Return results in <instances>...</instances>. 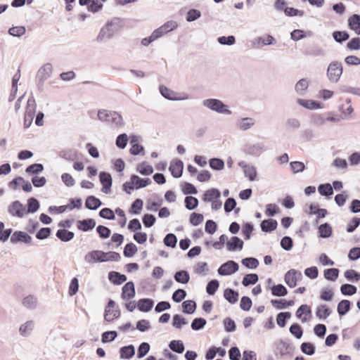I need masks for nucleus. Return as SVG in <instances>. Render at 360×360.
I'll use <instances>...</instances> for the list:
<instances>
[{
	"mask_svg": "<svg viewBox=\"0 0 360 360\" xmlns=\"http://www.w3.org/2000/svg\"><path fill=\"white\" fill-rule=\"evenodd\" d=\"M96 220L92 218H86L82 220L77 221V228L78 230L87 232L91 231L96 226Z\"/></svg>",
	"mask_w": 360,
	"mask_h": 360,
	"instance_id": "17",
	"label": "nucleus"
},
{
	"mask_svg": "<svg viewBox=\"0 0 360 360\" xmlns=\"http://www.w3.org/2000/svg\"><path fill=\"white\" fill-rule=\"evenodd\" d=\"M303 53L305 56H323L324 51L323 50L319 47L318 45L312 44L304 49L303 51Z\"/></svg>",
	"mask_w": 360,
	"mask_h": 360,
	"instance_id": "31",
	"label": "nucleus"
},
{
	"mask_svg": "<svg viewBox=\"0 0 360 360\" xmlns=\"http://www.w3.org/2000/svg\"><path fill=\"white\" fill-rule=\"evenodd\" d=\"M330 310L326 304H321L316 308V315L319 319H326L330 315Z\"/></svg>",
	"mask_w": 360,
	"mask_h": 360,
	"instance_id": "49",
	"label": "nucleus"
},
{
	"mask_svg": "<svg viewBox=\"0 0 360 360\" xmlns=\"http://www.w3.org/2000/svg\"><path fill=\"white\" fill-rule=\"evenodd\" d=\"M97 116L100 121L114 125L115 127H121L124 125L122 115L116 111L101 109L98 110Z\"/></svg>",
	"mask_w": 360,
	"mask_h": 360,
	"instance_id": "2",
	"label": "nucleus"
},
{
	"mask_svg": "<svg viewBox=\"0 0 360 360\" xmlns=\"http://www.w3.org/2000/svg\"><path fill=\"white\" fill-rule=\"evenodd\" d=\"M276 43V39L271 34H266L258 37L255 39L254 44L258 48L263 46L274 45Z\"/></svg>",
	"mask_w": 360,
	"mask_h": 360,
	"instance_id": "22",
	"label": "nucleus"
},
{
	"mask_svg": "<svg viewBox=\"0 0 360 360\" xmlns=\"http://www.w3.org/2000/svg\"><path fill=\"white\" fill-rule=\"evenodd\" d=\"M360 225V218L358 217H354L348 222L346 226V231L348 233L354 232Z\"/></svg>",
	"mask_w": 360,
	"mask_h": 360,
	"instance_id": "63",
	"label": "nucleus"
},
{
	"mask_svg": "<svg viewBox=\"0 0 360 360\" xmlns=\"http://www.w3.org/2000/svg\"><path fill=\"white\" fill-rule=\"evenodd\" d=\"M271 290L274 296L284 297L288 294V290L283 284L274 285Z\"/></svg>",
	"mask_w": 360,
	"mask_h": 360,
	"instance_id": "53",
	"label": "nucleus"
},
{
	"mask_svg": "<svg viewBox=\"0 0 360 360\" xmlns=\"http://www.w3.org/2000/svg\"><path fill=\"white\" fill-rule=\"evenodd\" d=\"M159 91L160 94L166 99L169 101H179L188 98V96L185 94L183 97L178 96V93L171 90L163 84L159 86Z\"/></svg>",
	"mask_w": 360,
	"mask_h": 360,
	"instance_id": "11",
	"label": "nucleus"
},
{
	"mask_svg": "<svg viewBox=\"0 0 360 360\" xmlns=\"http://www.w3.org/2000/svg\"><path fill=\"white\" fill-rule=\"evenodd\" d=\"M291 317V313L289 311L280 312L276 316V323L278 326L283 328L286 325V321Z\"/></svg>",
	"mask_w": 360,
	"mask_h": 360,
	"instance_id": "56",
	"label": "nucleus"
},
{
	"mask_svg": "<svg viewBox=\"0 0 360 360\" xmlns=\"http://www.w3.org/2000/svg\"><path fill=\"white\" fill-rule=\"evenodd\" d=\"M221 192L218 188H212L205 191L202 199L204 202H212L217 198H220Z\"/></svg>",
	"mask_w": 360,
	"mask_h": 360,
	"instance_id": "28",
	"label": "nucleus"
},
{
	"mask_svg": "<svg viewBox=\"0 0 360 360\" xmlns=\"http://www.w3.org/2000/svg\"><path fill=\"white\" fill-rule=\"evenodd\" d=\"M130 180L132 183H134L136 190L145 188L152 183L150 178H141L136 174H131L130 176Z\"/></svg>",
	"mask_w": 360,
	"mask_h": 360,
	"instance_id": "18",
	"label": "nucleus"
},
{
	"mask_svg": "<svg viewBox=\"0 0 360 360\" xmlns=\"http://www.w3.org/2000/svg\"><path fill=\"white\" fill-rule=\"evenodd\" d=\"M22 304L29 310H34L37 307L38 298L33 295H27L22 299Z\"/></svg>",
	"mask_w": 360,
	"mask_h": 360,
	"instance_id": "27",
	"label": "nucleus"
},
{
	"mask_svg": "<svg viewBox=\"0 0 360 360\" xmlns=\"http://www.w3.org/2000/svg\"><path fill=\"white\" fill-rule=\"evenodd\" d=\"M263 147L264 146L262 143L246 145L243 151L248 155L258 157L262 154L263 151Z\"/></svg>",
	"mask_w": 360,
	"mask_h": 360,
	"instance_id": "26",
	"label": "nucleus"
},
{
	"mask_svg": "<svg viewBox=\"0 0 360 360\" xmlns=\"http://www.w3.org/2000/svg\"><path fill=\"white\" fill-rule=\"evenodd\" d=\"M297 103L302 107L310 110L321 109L323 108V103L322 102L312 99L297 98Z\"/></svg>",
	"mask_w": 360,
	"mask_h": 360,
	"instance_id": "15",
	"label": "nucleus"
},
{
	"mask_svg": "<svg viewBox=\"0 0 360 360\" xmlns=\"http://www.w3.org/2000/svg\"><path fill=\"white\" fill-rule=\"evenodd\" d=\"M44 170V167L41 163H33L27 166L25 172L29 175L37 176Z\"/></svg>",
	"mask_w": 360,
	"mask_h": 360,
	"instance_id": "38",
	"label": "nucleus"
},
{
	"mask_svg": "<svg viewBox=\"0 0 360 360\" xmlns=\"http://www.w3.org/2000/svg\"><path fill=\"white\" fill-rule=\"evenodd\" d=\"M143 201L141 198H136L129 209V212L131 214H139L143 209Z\"/></svg>",
	"mask_w": 360,
	"mask_h": 360,
	"instance_id": "44",
	"label": "nucleus"
},
{
	"mask_svg": "<svg viewBox=\"0 0 360 360\" xmlns=\"http://www.w3.org/2000/svg\"><path fill=\"white\" fill-rule=\"evenodd\" d=\"M357 288L352 284H342L340 287V292L343 295L352 296L356 292Z\"/></svg>",
	"mask_w": 360,
	"mask_h": 360,
	"instance_id": "59",
	"label": "nucleus"
},
{
	"mask_svg": "<svg viewBox=\"0 0 360 360\" xmlns=\"http://www.w3.org/2000/svg\"><path fill=\"white\" fill-rule=\"evenodd\" d=\"M10 241L12 244L22 243L29 245L31 244L32 238L27 232L22 231H15L11 236Z\"/></svg>",
	"mask_w": 360,
	"mask_h": 360,
	"instance_id": "10",
	"label": "nucleus"
},
{
	"mask_svg": "<svg viewBox=\"0 0 360 360\" xmlns=\"http://www.w3.org/2000/svg\"><path fill=\"white\" fill-rule=\"evenodd\" d=\"M347 49L350 51H359L360 50V37H353L347 43L346 46Z\"/></svg>",
	"mask_w": 360,
	"mask_h": 360,
	"instance_id": "64",
	"label": "nucleus"
},
{
	"mask_svg": "<svg viewBox=\"0 0 360 360\" xmlns=\"http://www.w3.org/2000/svg\"><path fill=\"white\" fill-rule=\"evenodd\" d=\"M35 327V322L33 320H29L21 324L19 328V334L24 338L31 335Z\"/></svg>",
	"mask_w": 360,
	"mask_h": 360,
	"instance_id": "20",
	"label": "nucleus"
},
{
	"mask_svg": "<svg viewBox=\"0 0 360 360\" xmlns=\"http://www.w3.org/2000/svg\"><path fill=\"white\" fill-rule=\"evenodd\" d=\"M348 27L350 30H356L360 27V15L353 14L348 18Z\"/></svg>",
	"mask_w": 360,
	"mask_h": 360,
	"instance_id": "60",
	"label": "nucleus"
},
{
	"mask_svg": "<svg viewBox=\"0 0 360 360\" xmlns=\"http://www.w3.org/2000/svg\"><path fill=\"white\" fill-rule=\"evenodd\" d=\"M109 281L115 285H121L127 281V276L118 271H110L108 275Z\"/></svg>",
	"mask_w": 360,
	"mask_h": 360,
	"instance_id": "36",
	"label": "nucleus"
},
{
	"mask_svg": "<svg viewBox=\"0 0 360 360\" xmlns=\"http://www.w3.org/2000/svg\"><path fill=\"white\" fill-rule=\"evenodd\" d=\"M242 264L249 269H255L259 264V260L253 257H248L242 259Z\"/></svg>",
	"mask_w": 360,
	"mask_h": 360,
	"instance_id": "46",
	"label": "nucleus"
},
{
	"mask_svg": "<svg viewBox=\"0 0 360 360\" xmlns=\"http://www.w3.org/2000/svg\"><path fill=\"white\" fill-rule=\"evenodd\" d=\"M99 181L102 185L101 191L105 194L111 193V187L112 185V178L111 174L105 171L100 172Z\"/></svg>",
	"mask_w": 360,
	"mask_h": 360,
	"instance_id": "8",
	"label": "nucleus"
},
{
	"mask_svg": "<svg viewBox=\"0 0 360 360\" xmlns=\"http://www.w3.org/2000/svg\"><path fill=\"white\" fill-rule=\"evenodd\" d=\"M25 207L26 214H34L39 210L40 202L36 198L30 197L27 199Z\"/></svg>",
	"mask_w": 360,
	"mask_h": 360,
	"instance_id": "24",
	"label": "nucleus"
},
{
	"mask_svg": "<svg viewBox=\"0 0 360 360\" xmlns=\"http://www.w3.org/2000/svg\"><path fill=\"white\" fill-rule=\"evenodd\" d=\"M318 192L326 199H330L333 195L332 185L330 183L321 184L318 186Z\"/></svg>",
	"mask_w": 360,
	"mask_h": 360,
	"instance_id": "32",
	"label": "nucleus"
},
{
	"mask_svg": "<svg viewBox=\"0 0 360 360\" xmlns=\"http://www.w3.org/2000/svg\"><path fill=\"white\" fill-rule=\"evenodd\" d=\"M185 207L188 210H193L197 208L199 201L197 198L192 195H187L184 199Z\"/></svg>",
	"mask_w": 360,
	"mask_h": 360,
	"instance_id": "52",
	"label": "nucleus"
},
{
	"mask_svg": "<svg viewBox=\"0 0 360 360\" xmlns=\"http://www.w3.org/2000/svg\"><path fill=\"white\" fill-rule=\"evenodd\" d=\"M319 237L321 238H328L333 234V228L328 222L321 224L318 227Z\"/></svg>",
	"mask_w": 360,
	"mask_h": 360,
	"instance_id": "29",
	"label": "nucleus"
},
{
	"mask_svg": "<svg viewBox=\"0 0 360 360\" xmlns=\"http://www.w3.org/2000/svg\"><path fill=\"white\" fill-rule=\"evenodd\" d=\"M121 312L119 309L115 310L105 309L104 319L107 322H111L114 319L119 318Z\"/></svg>",
	"mask_w": 360,
	"mask_h": 360,
	"instance_id": "55",
	"label": "nucleus"
},
{
	"mask_svg": "<svg viewBox=\"0 0 360 360\" xmlns=\"http://www.w3.org/2000/svg\"><path fill=\"white\" fill-rule=\"evenodd\" d=\"M254 229V225L252 222H245L243 224L241 234L245 240H248L250 239Z\"/></svg>",
	"mask_w": 360,
	"mask_h": 360,
	"instance_id": "45",
	"label": "nucleus"
},
{
	"mask_svg": "<svg viewBox=\"0 0 360 360\" xmlns=\"http://www.w3.org/2000/svg\"><path fill=\"white\" fill-rule=\"evenodd\" d=\"M184 162L179 158L173 159L169 167V170L174 178H180L184 172Z\"/></svg>",
	"mask_w": 360,
	"mask_h": 360,
	"instance_id": "13",
	"label": "nucleus"
},
{
	"mask_svg": "<svg viewBox=\"0 0 360 360\" xmlns=\"http://www.w3.org/2000/svg\"><path fill=\"white\" fill-rule=\"evenodd\" d=\"M137 250L138 248L136 245L134 243L130 242L125 245L123 255L125 257L131 258L136 253Z\"/></svg>",
	"mask_w": 360,
	"mask_h": 360,
	"instance_id": "50",
	"label": "nucleus"
},
{
	"mask_svg": "<svg viewBox=\"0 0 360 360\" xmlns=\"http://www.w3.org/2000/svg\"><path fill=\"white\" fill-rule=\"evenodd\" d=\"M169 347L171 350L177 354H182L185 350V347L183 342L179 340H172L169 344Z\"/></svg>",
	"mask_w": 360,
	"mask_h": 360,
	"instance_id": "51",
	"label": "nucleus"
},
{
	"mask_svg": "<svg viewBox=\"0 0 360 360\" xmlns=\"http://www.w3.org/2000/svg\"><path fill=\"white\" fill-rule=\"evenodd\" d=\"M285 0H276L274 2V8L278 11H283L285 15L288 17L303 16L304 11L295 8L293 7L285 6Z\"/></svg>",
	"mask_w": 360,
	"mask_h": 360,
	"instance_id": "7",
	"label": "nucleus"
},
{
	"mask_svg": "<svg viewBox=\"0 0 360 360\" xmlns=\"http://www.w3.org/2000/svg\"><path fill=\"white\" fill-rule=\"evenodd\" d=\"M120 358L130 359L135 354V347L133 345L122 347L120 349Z\"/></svg>",
	"mask_w": 360,
	"mask_h": 360,
	"instance_id": "35",
	"label": "nucleus"
},
{
	"mask_svg": "<svg viewBox=\"0 0 360 360\" xmlns=\"http://www.w3.org/2000/svg\"><path fill=\"white\" fill-rule=\"evenodd\" d=\"M332 36L333 39L339 44H342L349 39V34L346 30H335L332 33Z\"/></svg>",
	"mask_w": 360,
	"mask_h": 360,
	"instance_id": "41",
	"label": "nucleus"
},
{
	"mask_svg": "<svg viewBox=\"0 0 360 360\" xmlns=\"http://www.w3.org/2000/svg\"><path fill=\"white\" fill-rule=\"evenodd\" d=\"M350 308L351 302L348 300H342L338 304L337 311L340 316H343L349 311Z\"/></svg>",
	"mask_w": 360,
	"mask_h": 360,
	"instance_id": "39",
	"label": "nucleus"
},
{
	"mask_svg": "<svg viewBox=\"0 0 360 360\" xmlns=\"http://www.w3.org/2000/svg\"><path fill=\"white\" fill-rule=\"evenodd\" d=\"M181 190L184 195H196L198 192L195 185L187 181H184L181 184Z\"/></svg>",
	"mask_w": 360,
	"mask_h": 360,
	"instance_id": "47",
	"label": "nucleus"
},
{
	"mask_svg": "<svg viewBox=\"0 0 360 360\" xmlns=\"http://www.w3.org/2000/svg\"><path fill=\"white\" fill-rule=\"evenodd\" d=\"M309 87V81L307 78H302L297 82L295 86L296 93L300 96H304Z\"/></svg>",
	"mask_w": 360,
	"mask_h": 360,
	"instance_id": "34",
	"label": "nucleus"
},
{
	"mask_svg": "<svg viewBox=\"0 0 360 360\" xmlns=\"http://www.w3.org/2000/svg\"><path fill=\"white\" fill-rule=\"evenodd\" d=\"M129 141V137L126 133L119 134L115 140V145L118 148L124 149L126 148Z\"/></svg>",
	"mask_w": 360,
	"mask_h": 360,
	"instance_id": "61",
	"label": "nucleus"
},
{
	"mask_svg": "<svg viewBox=\"0 0 360 360\" xmlns=\"http://www.w3.org/2000/svg\"><path fill=\"white\" fill-rule=\"evenodd\" d=\"M243 240L238 236H232L226 243V250L229 252H236L243 250Z\"/></svg>",
	"mask_w": 360,
	"mask_h": 360,
	"instance_id": "16",
	"label": "nucleus"
},
{
	"mask_svg": "<svg viewBox=\"0 0 360 360\" xmlns=\"http://www.w3.org/2000/svg\"><path fill=\"white\" fill-rule=\"evenodd\" d=\"M136 291L134 284L132 281H129L124 285L122 289L121 297L123 300H130L135 297Z\"/></svg>",
	"mask_w": 360,
	"mask_h": 360,
	"instance_id": "19",
	"label": "nucleus"
},
{
	"mask_svg": "<svg viewBox=\"0 0 360 360\" xmlns=\"http://www.w3.org/2000/svg\"><path fill=\"white\" fill-rule=\"evenodd\" d=\"M52 71L53 67L50 63L44 64L38 70L35 82L39 91H44V82L51 77Z\"/></svg>",
	"mask_w": 360,
	"mask_h": 360,
	"instance_id": "3",
	"label": "nucleus"
},
{
	"mask_svg": "<svg viewBox=\"0 0 360 360\" xmlns=\"http://www.w3.org/2000/svg\"><path fill=\"white\" fill-rule=\"evenodd\" d=\"M163 203L160 194L153 193L146 201V208L148 211L157 212Z\"/></svg>",
	"mask_w": 360,
	"mask_h": 360,
	"instance_id": "12",
	"label": "nucleus"
},
{
	"mask_svg": "<svg viewBox=\"0 0 360 360\" xmlns=\"http://www.w3.org/2000/svg\"><path fill=\"white\" fill-rule=\"evenodd\" d=\"M136 171L143 176H148L153 173V167L146 162L139 163L136 167Z\"/></svg>",
	"mask_w": 360,
	"mask_h": 360,
	"instance_id": "33",
	"label": "nucleus"
},
{
	"mask_svg": "<svg viewBox=\"0 0 360 360\" xmlns=\"http://www.w3.org/2000/svg\"><path fill=\"white\" fill-rule=\"evenodd\" d=\"M278 222L273 218L264 219L260 223V228L262 231L264 233H271L277 229Z\"/></svg>",
	"mask_w": 360,
	"mask_h": 360,
	"instance_id": "21",
	"label": "nucleus"
},
{
	"mask_svg": "<svg viewBox=\"0 0 360 360\" xmlns=\"http://www.w3.org/2000/svg\"><path fill=\"white\" fill-rule=\"evenodd\" d=\"M36 108L37 104L35 99L32 96L27 100L25 112L24 115L23 125L25 129H27L31 126L35 115Z\"/></svg>",
	"mask_w": 360,
	"mask_h": 360,
	"instance_id": "5",
	"label": "nucleus"
},
{
	"mask_svg": "<svg viewBox=\"0 0 360 360\" xmlns=\"http://www.w3.org/2000/svg\"><path fill=\"white\" fill-rule=\"evenodd\" d=\"M105 252L103 250H92L84 257V260L90 264L105 262Z\"/></svg>",
	"mask_w": 360,
	"mask_h": 360,
	"instance_id": "14",
	"label": "nucleus"
},
{
	"mask_svg": "<svg viewBox=\"0 0 360 360\" xmlns=\"http://www.w3.org/2000/svg\"><path fill=\"white\" fill-rule=\"evenodd\" d=\"M181 306L183 312L186 314H193L197 307L196 302L191 300L184 301Z\"/></svg>",
	"mask_w": 360,
	"mask_h": 360,
	"instance_id": "42",
	"label": "nucleus"
},
{
	"mask_svg": "<svg viewBox=\"0 0 360 360\" xmlns=\"http://www.w3.org/2000/svg\"><path fill=\"white\" fill-rule=\"evenodd\" d=\"M202 104L210 110L221 114L231 115L232 111L229 106L217 98H207L202 101Z\"/></svg>",
	"mask_w": 360,
	"mask_h": 360,
	"instance_id": "4",
	"label": "nucleus"
},
{
	"mask_svg": "<svg viewBox=\"0 0 360 360\" xmlns=\"http://www.w3.org/2000/svg\"><path fill=\"white\" fill-rule=\"evenodd\" d=\"M8 212L12 216L22 218L25 214V205L20 200L12 202L8 207Z\"/></svg>",
	"mask_w": 360,
	"mask_h": 360,
	"instance_id": "9",
	"label": "nucleus"
},
{
	"mask_svg": "<svg viewBox=\"0 0 360 360\" xmlns=\"http://www.w3.org/2000/svg\"><path fill=\"white\" fill-rule=\"evenodd\" d=\"M224 297L230 304H233L238 302L239 293L231 288H226L224 291Z\"/></svg>",
	"mask_w": 360,
	"mask_h": 360,
	"instance_id": "37",
	"label": "nucleus"
},
{
	"mask_svg": "<svg viewBox=\"0 0 360 360\" xmlns=\"http://www.w3.org/2000/svg\"><path fill=\"white\" fill-rule=\"evenodd\" d=\"M154 303L150 298H141L137 302V308L141 312H148L153 309Z\"/></svg>",
	"mask_w": 360,
	"mask_h": 360,
	"instance_id": "25",
	"label": "nucleus"
},
{
	"mask_svg": "<svg viewBox=\"0 0 360 360\" xmlns=\"http://www.w3.org/2000/svg\"><path fill=\"white\" fill-rule=\"evenodd\" d=\"M219 287V282L217 279L209 281L206 285V292L209 295H214Z\"/></svg>",
	"mask_w": 360,
	"mask_h": 360,
	"instance_id": "57",
	"label": "nucleus"
},
{
	"mask_svg": "<svg viewBox=\"0 0 360 360\" xmlns=\"http://www.w3.org/2000/svg\"><path fill=\"white\" fill-rule=\"evenodd\" d=\"M207 323V321L202 317L195 318L191 324V328L193 330H200L202 329Z\"/></svg>",
	"mask_w": 360,
	"mask_h": 360,
	"instance_id": "62",
	"label": "nucleus"
},
{
	"mask_svg": "<svg viewBox=\"0 0 360 360\" xmlns=\"http://www.w3.org/2000/svg\"><path fill=\"white\" fill-rule=\"evenodd\" d=\"M255 123V121L252 117H243L239 120L237 122V127L243 131H246L251 128Z\"/></svg>",
	"mask_w": 360,
	"mask_h": 360,
	"instance_id": "40",
	"label": "nucleus"
},
{
	"mask_svg": "<svg viewBox=\"0 0 360 360\" xmlns=\"http://www.w3.org/2000/svg\"><path fill=\"white\" fill-rule=\"evenodd\" d=\"M210 168L214 171H221L224 169L225 163L223 159L219 158H212L209 160Z\"/></svg>",
	"mask_w": 360,
	"mask_h": 360,
	"instance_id": "43",
	"label": "nucleus"
},
{
	"mask_svg": "<svg viewBox=\"0 0 360 360\" xmlns=\"http://www.w3.org/2000/svg\"><path fill=\"white\" fill-rule=\"evenodd\" d=\"M177 240L176 236L174 233H169L165 236L163 243L165 246L174 248L176 246Z\"/></svg>",
	"mask_w": 360,
	"mask_h": 360,
	"instance_id": "54",
	"label": "nucleus"
},
{
	"mask_svg": "<svg viewBox=\"0 0 360 360\" xmlns=\"http://www.w3.org/2000/svg\"><path fill=\"white\" fill-rule=\"evenodd\" d=\"M56 236L62 242H69L75 237V233L65 229H59L56 233Z\"/></svg>",
	"mask_w": 360,
	"mask_h": 360,
	"instance_id": "30",
	"label": "nucleus"
},
{
	"mask_svg": "<svg viewBox=\"0 0 360 360\" xmlns=\"http://www.w3.org/2000/svg\"><path fill=\"white\" fill-rule=\"evenodd\" d=\"M59 156L64 160L73 161L77 158V150L74 149L63 150L60 151Z\"/></svg>",
	"mask_w": 360,
	"mask_h": 360,
	"instance_id": "48",
	"label": "nucleus"
},
{
	"mask_svg": "<svg viewBox=\"0 0 360 360\" xmlns=\"http://www.w3.org/2000/svg\"><path fill=\"white\" fill-rule=\"evenodd\" d=\"M102 205L103 202H101V200L98 198L92 195H88L84 202L85 208L90 210H96Z\"/></svg>",
	"mask_w": 360,
	"mask_h": 360,
	"instance_id": "23",
	"label": "nucleus"
},
{
	"mask_svg": "<svg viewBox=\"0 0 360 360\" xmlns=\"http://www.w3.org/2000/svg\"><path fill=\"white\" fill-rule=\"evenodd\" d=\"M186 319L180 314H174L172 318V326L179 330H181L182 326L187 324Z\"/></svg>",
	"mask_w": 360,
	"mask_h": 360,
	"instance_id": "58",
	"label": "nucleus"
},
{
	"mask_svg": "<svg viewBox=\"0 0 360 360\" xmlns=\"http://www.w3.org/2000/svg\"><path fill=\"white\" fill-rule=\"evenodd\" d=\"M123 27V20L118 17H114L108 20L105 25L101 29L96 41L101 42L105 39H112L115 33L119 32Z\"/></svg>",
	"mask_w": 360,
	"mask_h": 360,
	"instance_id": "1",
	"label": "nucleus"
},
{
	"mask_svg": "<svg viewBox=\"0 0 360 360\" xmlns=\"http://www.w3.org/2000/svg\"><path fill=\"white\" fill-rule=\"evenodd\" d=\"M343 67L340 62H331L327 69V77L331 82H338L342 74Z\"/></svg>",
	"mask_w": 360,
	"mask_h": 360,
	"instance_id": "6",
	"label": "nucleus"
}]
</instances>
